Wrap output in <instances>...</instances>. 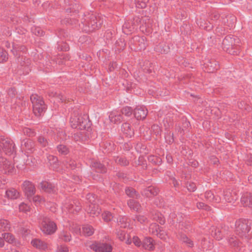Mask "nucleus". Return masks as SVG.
<instances>
[{
	"mask_svg": "<svg viewBox=\"0 0 252 252\" xmlns=\"http://www.w3.org/2000/svg\"><path fill=\"white\" fill-rule=\"evenodd\" d=\"M132 242L134 243V244L138 247H139L141 246H142V243L141 242L139 238L137 236H134L132 238Z\"/></svg>",
	"mask_w": 252,
	"mask_h": 252,
	"instance_id": "5fc2aeb1",
	"label": "nucleus"
},
{
	"mask_svg": "<svg viewBox=\"0 0 252 252\" xmlns=\"http://www.w3.org/2000/svg\"><path fill=\"white\" fill-rule=\"evenodd\" d=\"M158 189L154 186H150L143 191V193L148 197H151L158 194Z\"/></svg>",
	"mask_w": 252,
	"mask_h": 252,
	"instance_id": "6ab92c4d",
	"label": "nucleus"
},
{
	"mask_svg": "<svg viewBox=\"0 0 252 252\" xmlns=\"http://www.w3.org/2000/svg\"><path fill=\"white\" fill-rule=\"evenodd\" d=\"M68 165L69 168L73 169L76 166V163L74 161L70 160Z\"/></svg>",
	"mask_w": 252,
	"mask_h": 252,
	"instance_id": "338daca9",
	"label": "nucleus"
},
{
	"mask_svg": "<svg viewBox=\"0 0 252 252\" xmlns=\"http://www.w3.org/2000/svg\"><path fill=\"white\" fill-rule=\"evenodd\" d=\"M228 242L230 246L233 248L239 247V242L235 237H231L228 239Z\"/></svg>",
	"mask_w": 252,
	"mask_h": 252,
	"instance_id": "72a5a7b5",
	"label": "nucleus"
},
{
	"mask_svg": "<svg viewBox=\"0 0 252 252\" xmlns=\"http://www.w3.org/2000/svg\"><path fill=\"white\" fill-rule=\"evenodd\" d=\"M115 162L121 165H127L128 164V161L124 158H117L115 159Z\"/></svg>",
	"mask_w": 252,
	"mask_h": 252,
	"instance_id": "c03bdc74",
	"label": "nucleus"
},
{
	"mask_svg": "<svg viewBox=\"0 0 252 252\" xmlns=\"http://www.w3.org/2000/svg\"><path fill=\"white\" fill-rule=\"evenodd\" d=\"M87 199L89 201L91 204H94L95 202V195L93 194H88L87 195Z\"/></svg>",
	"mask_w": 252,
	"mask_h": 252,
	"instance_id": "13d9d810",
	"label": "nucleus"
},
{
	"mask_svg": "<svg viewBox=\"0 0 252 252\" xmlns=\"http://www.w3.org/2000/svg\"><path fill=\"white\" fill-rule=\"evenodd\" d=\"M242 203L246 207L252 208V195L250 193H246L241 198Z\"/></svg>",
	"mask_w": 252,
	"mask_h": 252,
	"instance_id": "a211bd4d",
	"label": "nucleus"
},
{
	"mask_svg": "<svg viewBox=\"0 0 252 252\" xmlns=\"http://www.w3.org/2000/svg\"><path fill=\"white\" fill-rule=\"evenodd\" d=\"M220 17V16L217 13H214L211 16V20L213 21L217 20Z\"/></svg>",
	"mask_w": 252,
	"mask_h": 252,
	"instance_id": "0e129e2a",
	"label": "nucleus"
},
{
	"mask_svg": "<svg viewBox=\"0 0 252 252\" xmlns=\"http://www.w3.org/2000/svg\"><path fill=\"white\" fill-rule=\"evenodd\" d=\"M41 188L48 193H54L55 192V187L51 183L47 182H42L40 184Z\"/></svg>",
	"mask_w": 252,
	"mask_h": 252,
	"instance_id": "412c9836",
	"label": "nucleus"
},
{
	"mask_svg": "<svg viewBox=\"0 0 252 252\" xmlns=\"http://www.w3.org/2000/svg\"><path fill=\"white\" fill-rule=\"evenodd\" d=\"M56 252H68V248L65 245L58 246Z\"/></svg>",
	"mask_w": 252,
	"mask_h": 252,
	"instance_id": "8fccbe9b",
	"label": "nucleus"
},
{
	"mask_svg": "<svg viewBox=\"0 0 252 252\" xmlns=\"http://www.w3.org/2000/svg\"><path fill=\"white\" fill-rule=\"evenodd\" d=\"M92 166L95 168L96 171L100 173H105L106 172V169L105 166L99 162H94L92 164Z\"/></svg>",
	"mask_w": 252,
	"mask_h": 252,
	"instance_id": "c756f323",
	"label": "nucleus"
},
{
	"mask_svg": "<svg viewBox=\"0 0 252 252\" xmlns=\"http://www.w3.org/2000/svg\"><path fill=\"white\" fill-rule=\"evenodd\" d=\"M121 113L126 116H130L132 113V110L130 107L126 106L121 110Z\"/></svg>",
	"mask_w": 252,
	"mask_h": 252,
	"instance_id": "a19ab883",
	"label": "nucleus"
},
{
	"mask_svg": "<svg viewBox=\"0 0 252 252\" xmlns=\"http://www.w3.org/2000/svg\"><path fill=\"white\" fill-rule=\"evenodd\" d=\"M6 196L10 199H15L20 196V194L15 189H10L6 191Z\"/></svg>",
	"mask_w": 252,
	"mask_h": 252,
	"instance_id": "5701e85b",
	"label": "nucleus"
},
{
	"mask_svg": "<svg viewBox=\"0 0 252 252\" xmlns=\"http://www.w3.org/2000/svg\"><path fill=\"white\" fill-rule=\"evenodd\" d=\"M1 236L5 241L9 243L12 244L15 242V239L13 235L9 233H4Z\"/></svg>",
	"mask_w": 252,
	"mask_h": 252,
	"instance_id": "2f4dec72",
	"label": "nucleus"
},
{
	"mask_svg": "<svg viewBox=\"0 0 252 252\" xmlns=\"http://www.w3.org/2000/svg\"><path fill=\"white\" fill-rule=\"evenodd\" d=\"M153 219L157 222H159L161 224H163L164 223L165 220L163 217V215L159 212H155L153 215Z\"/></svg>",
	"mask_w": 252,
	"mask_h": 252,
	"instance_id": "7c9ffc66",
	"label": "nucleus"
},
{
	"mask_svg": "<svg viewBox=\"0 0 252 252\" xmlns=\"http://www.w3.org/2000/svg\"><path fill=\"white\" fill-rule=\"evenodd\" d=\"M181 239L182 242L188 245L189 247H192L193 246V242L186 235L182 236Z\"/></svg>",
	"mask_w": 252,
	"mask_h": 252,
	"instance_id": "a18cd8bd",
	"label": "nucleus"
},
{
	"mask_svg": "<svg viewBox=\"0 0 252 252\" xmlns=\"http://www.w3.org/2000/svg\"><path fill=\"white\" fill-rule=\"evenodd\" d=\"M60 238L65 242H68L71 241V236L69 232L63 230L61 232Z\"/></svg>",
	"mask_w": 252,
	"mask_h": 252,
	"instance_id": "cd10ccee",
	"label": "nucleus"
},
{
	"mask_svg": "<svg viewBox=\"0 0 252 252\" xmlns=\"http://www.w3.org/2000/svg\"><path fill=\"white\" fill-rule=\"evenodd\" d=\"M166 158L168 163H170L172 162L173 159L172 156L170 155H167Z\"/></svg>",
	"mask_w": 252,
	"mask_h": 252,
	"instance_id": "774afa93",
	"label": "nucleus"
},
{
	"mask_svg": "<svg viewBox=\"0 0 252 252\" xmlns=\"http://www.w3.org/2000/svg\"><path fill=\"white\" fill-rule=\"evenodd\" d=\"M32 32L38 36H41L43 34V31L39 28H35L32 29Z\"/></svg>",
	"mask_w": 252,
	"mask_h": 252,
	"instance_id": "052dcab7",
	"label": "nucleus"
},
{
	"mask_svg": "<svg viewBox=\"0 0 252 252\" xmlns=\"http://www.w3.org/2000/svg\"><path fill=\"white\" fill-rule=\"evenodd\" d=\"M90 248L95 252H111L112 246L106 243L94 242L90 246Z\"/></svg>",
	"mask_w": 252,
	"mask_h": 252,
	"instance_id": "1a4fd4ad",
	"label": "nucleus"
},
{
	"mask_svg": "<svg viewBox=\"0 0 252 252\" xmlns=\"http://www.w3.org/2000/svg\"><path fill=\"white\" fill-rule=\"evenodd\" d=\"M197 207L199 209H204L205 210H210V207L208 206L207 205H205L203 202H198L197 203Z\"/></svg>",
	"mask_w": 252,
	"mask_h": 252,
	"instance_id": "6e6d98bb",
	"label": "nucleus"
},
{
	"mask_svg": "<svg viewBox=\"0 0 252 252\" xmlns=\"http://www.w3.org/2000/svg\"><path fill=\"white\" fill-rule=\"evenodd\" d=\"M100 24L101 23L100 22V20H98L96 17L93 16L90 21L88 22V25L85 28L84 30L86 32H93L94 31L98 29L99 28Z\"/></svg>",
	"mask_w": 252,
	"mask_h": 252,
	"instance_id": "9d476101",
	"label": "nucleus"
},
{
	"mask_svg": "<svg viewBox=\"0 0 252 252\" xmlns=\"http://www.w3.org/2000/svg\"><path fill=\"white\" fill-rule=\"evenodd\" d=\"M137 220L141 224L147 223L148 221L147 218L144 215L139 214L136 216Z\"/></svg>",
	"mask_w": 252,
	"mask_h": 252,
	"instance_id": "4c0bfd02",
	"label": "nucleus"
},
{
	"mask_svg": "<svg viewBox=\"0 0 252 252\" xmlns=\"http://www.w3.org/2000/svg\"><path fill=\"white\" fill-rule=\"evenodd\" d=\"M8 59L7 52L2 48H0V63L5 62Z\"/></svg>",
	"mask_w": 252,
	"mask_h": 252,
	"instance_id": "c9c22d12",
	"label": "nucleus"
},
{
	"mask_svg": "<svg viewBox=\"0 0 252 252\" xmlns=\"http://www.w3.org/2000/svg\"><path fill=\"white\" fill-rule=\"evenodd\" d=\"M117 236L119 239L123 241L126 238V234L124 231H119L117 232Z\"/></svg>",
	"mask_w": 252,
	"mask_h": 252,
	"instance_id": "4d7b16f0",
	"label": "nucleus"
},
{
	"mask_svg": "<svg viewBox=\"0 0 252 252\" xmlns=\"http://www.w3.org/2000/svg\"><path fill=\"white\" fill-rule=\"evenodd\" d=\"M102 218L105 221L108 222L113 218L111 213L108 211L104 212L102 215Z\"/></svg>",
	"mask_w": 252,
	"mask_h": 252,
	"instance_id": "79ce46f5",
	"label": "nucleus"
},
{
	"mask_svg": "<svg viewBox=\"0 0 252 252\" xmlns=\"http://www.w3.org/2000/svg\"><path fill=\"white\" fill-rule=\"evenodd\" d=\"M127 204L130 209L136 211L140 210L141 207L140 204L138 202L133 199H130L128 201Z\"/></svg>",
	"mask_w": 252,
	"mask_h": 252,
	"instance_id": "a878e982",
	"label": "nucleus"
},
{
	"mask_svg": "<svg viewBox=\"0 0 252 252\" xmlns=\"http://www.w3.org/2000/svg\"><path fill=\"white\" fill-rule=\"evenodd\" d=\"M48 159L53 169L58 171L59 168V164L57 158L53 156L50 155L48 157Z\"/></svg>",
	"mask_w": 252,
	"mask_h": 252,
	"instance_id": "393cba45",
	"label": "nucleus"
},
{
	"mask_svg": "<svg viewBox=\"0 0 252 252\" xmlns=\"http://www.w3.org/2000/svg\"><path fill=\"white\" fill-rule=\"evenodd\" d=\"M223 197L227 203L234 206L236 205V201L237 197L235 192L230 189H226L223 192Z\"/></svg>",
	"mask_w": 252,
	"mask_h": 252,
	"instance_id": "f8f14e48",
	"label": "nucleus"
},
{
	"mask_svg": "<svg viewBox=\"0 0 252 252\" xmlns=\"http://www.w3.org/2000/svg\"><path fill=\"white\" fill-rule=\"evenodd\" d=\"M11 51L14 56L20 55L19 45L14 43H12V49Z\"/></svg>",
	"mask_w": 252,
	"mask_h": 252,
	"instance_id": "ea45409f",
	"label": "nucleus"
},
{
	"mask_svg": "<svg viewBox=\"0 0 252 252\" xmlns=\"http://www.w3.org/2000/svg\"><path fill=\"white\" fill-rule=\"evenodd\" d=\"M94 233V229L92 226L89 225L83 226L82 230L80 228L78 229V233L84 236H91Z\"/></svg>",
	"mask_w": 252,
	"mask_h": 252,
	"instance_id": "dca6fc26",
	"label": "nucleus"
},
{
	"mask_svg": "<svg viewBox=\"0 0 252 252\" xmlns=\"http://www.w3.org/2000/svg\"><path fill=\"white\" fill-rule=\"evenodd\" d=\"M88 211L90 214V216L94 217L99 214L100 212V209L98 207L97 205L92 204L89 205Z\"/></svg>",
	"mask_w": 252,
	"mask_h": 252,
	"instance_id": "4be33fe9",
	"label": "nucleus"
},
{
	"mask_svg": "<svg viewBox=\"0 0 252 252\" xmlns=\"http://www.w3.org/2000/svg\"><path fill=\"white\" fill-rule=\"evenodd\" d=\"M109 119L111 122L117 123L121 122L122 116L117 111H113L109 115Z\"/></svg>",
	"mask_w": 252,
	"mask_h": 252,
	"instance_id": "b1692460",
	"label": "nucleus"
},
{
	"mask_svg": "<svg viewBox=\"0 0 252 252\" xmlns=\"http://www.w3.org/2000/svg\"><path fill=\"white\" fill-rule=\"evenodd\" d=\"M57 148L59 152L63 155H66L69 152L68 148L64 145H60L58 146Z\"/></svg>",
	"mask_w": 252,
	"mask_h": 252,
	"instance_id": "37998d69",
	"label": "nucleus"
},
{
	"mask_svg": "<svg viewBox=\"0 0 252 252\" xmlns=\"http://www.w3.org/2000/svg\"><path fill=\"white\" fill-rule=\"evenodd\" d=\"M19 209L20 212L25 213H27L31 210L30 207L24 203H22L19 205Z\"/></svg>",
	"mask_w": 252,
	"mask_h": 252,
	"instance_id": "e433bc0d",
	"label": "nucleus"
},
{
	"mask_svg": "<svg viewBox=\"0 0 252 252\" xmlns=\"http://www.w3.org/2000/svg\"><path fill=\"white\" fill-rule=\"evenodd\" d=\"M149 0H134L136 6L139 8H144L147 6Z\"/></svg>",
	"mask_w": 252,
	"mask_h": 252,
	"instance_id": "473e14b6",
	"label": "nucleus"
},
{
	"mask_svg": "<svg viewBox=\"0 0 252 252\" xmlns=\"http://www.w3.org/2000/svg\"><path fill=\"white\" fill-rule=\"evenodd\" d=\"M31 244L33 247L40 250L45 251L49 248L48 244L47 243L39 239L32 240Z\"/></svg>",
	"mask_w": 252,
	"mask_h": 252,
	"instance_id": "4468645a",
	"label": "nucleus"
},
{
	"mask_svg": "<svg viewBox=\"0 0 252 252\" xmlns=\"http://www.w3.org/2000/svg\"><path fill=\"white\" fill-rule=\"evenodd\" d=\"M159 226L156 223H152L149 227L150 231L153 234H155L158 231Z\"/></svg>",
	"mask_w": 252,
	"mask_h": 252,
	"instance_id": "49530a36",
	"label": "nucleus"
},
{
	"mask_svg": "<svg viewBox=\"0 0 252 252\" xmlns=\"http://www.w3.org/2000/svg\"><path fill=\"white\" fill-rule=\"evenodd\" d=\"M155 235L163 240H166L167 237L166 232L160 228H159L158 231Z\"/></svg>",
	"mask_w": 252,
	"mask_h": 252,
	"instance_id": "f704fd0d",
	"label": "nucleus"
},
{
	"mask_svg": "<svg viewBox=\"0 0 252 252\" xmlns=\"http://www.w3.org/2000/svg\"><path fill=\"white\" fill-rule=\"evenodd\" d=\"M0 146L6 154L10 155L15 152V144L9 138H1L0 139Z\"/></svg>",
	"mask_w": 252,
	"mask_h": 252,
	"instance_id": "39448f33",
	"label": "nucleus"
},
{
	"mask_svg": "<svg viewBox=\"0 0 252 252\" xmlns=\"http://www.w3.org/2000/svg\"><path fill=\"white\" fill-rule=\"evenodd\" d=\"M24 133L29 136H33L35 135L34 131L29 128L26 127L23 129Z\"/></svg>",
	"mask_w": 252,
	"mask_h": 252,
	"instance_id": "603ef678",
	"label": "nucleus"
},
{
	"mask_svg": "<svg viewBox=\"0 0 252 252\" xmlns=\"http://www.w3.org/2000/svg\"><path fill=\"white\" fill-rule=\"evenodd\" d=\"M32 201L36 204H40L44 202V199L39 195H35L32 198Z\"/></svg>",
	"mask_w": 252,
	"mask_h": 252,
	"instance_id": "09e8293b",
	"label": "nucleus"
},
{
	"mask_svg": "<svg viewBox=\"0 0 252 252\" xmlns=\"http://www.w3.org/2000/svg\"><path fill=\"white\" fill-rule=\"evenodd\" d=\"M122 131L125 136L131 138L134 135V130L129 123H125L122 126Z\"/></svg>",
	"mask_w": 252,
	"mask_h": 252,
	"instance_id": "2eb2a0df",
	"label": "nucleus"
},
{
	"mask_svg": "<svg viewBox=\"0 0 252 252\" xmlns=\"http://www.w3.org/2000/svg\"><path fill=\"white\" fill-rule=\"evenodd\" d=\"M38 141L39 143L43 147H45L48 145L47 140L42 136H39L38 138Z\"/></svg>",
	"mask_w": 252,
	"mask_h": 252,
	"instance_id": "864d4df0",
	"label": "nucleus"
},
{
	"mask_svg": "<svg viewBox=\"0 0 252 252\" xmlns=\"http://www.w3.org/2000/svg\"><path fill=\"white\" fill-rule=\"evenodd\" d=\"M0 169L5 174L12 173L15 171L13 162L4 158L0 159Z\"/></svg>",
	"mask_w": 252,
	"mask_h": 252,
	"instance_id": "6e6552de",
	"label": "nucleus"
},
{
	"mask_svg": "<svg viewBox=\"0 0 252 252\" xmlns=\"http://www.w3.org/2000/svg\"><path fill=\"white\" fill-rule=\"evenodd\" d=\"M71 126L74 128H78L80 129L86 128V123L87 120L79 114H74L70 120Z\"/></svg>",
	"mask_w": 252,
	"mask_h": 252,
	"instance_id": "0eeeda50",
	"label": "nucleus"
},
{
	"mask_svg": "<svg viewBox=\"0 0 252 252\" xmlns=\"http://www.w3.org/2000/svg\"><path fill=\"white\" fill-rule=\"evenodd\" d=\"M23 189L27 197H32L35 192L34 186L30 181H26L23 184Z\"/></svg>",
	"mask_w": 252,
	"mask_h": 252,
	"instance_id": "9b49d317",
	"label": "nucleus"
},
{
	"mask_svg": "<svg viewBox=\"0 0 252 252\" xmlns=\"http://www.w3.org/2000/svg\"><path fill=\"white\" fill-rule=\"evenodd\" d=\"M80 203L77 200H66L63 203L62 210L63 212L74 213L81 209Z\"/></svg>",
	"mask_w": 252,
	"mask_h": 252,
	"instance_id": "20e7f679",
	"label": "nucleus"
},
{
	"mask_svg": "<svg viewBox=\"0 0 252 252\" xmlns=\"http://www.w3.org/2000/svg\"><path fill=\"white\" fill-rule=\"evenodd\" d=\"M234 20H235L234 18L231 16L226 17V19H224L223 20L222 22L224 23V25L226 26L225 29H230V28H232L234 26Z\"/></svg>",
	"mask_w": 252,
	"mask_h": 252,
	"instance_id": "bb28decb",
	"label": "nucleus"
},
{
	"mask_svg": "<svg viewBox=\"0 0 252 252\" xmlns=\"http://www.w3.org/2000/svg\"><path fill=\"white\" fill-rule=\"evenodd\" d=\"M133 113L137 120H144L147 115L148 110L145 107H137L134 109Z\"/></svg>",
	"mask_w": 252,
	"mask_h": 252,
	"instance_id": "ddd939ff",
	"label": "nucleus"
},
{
	"mask_svg": "<svg viewBox=\"0 0 252 252\" xmlns=\"http://www.w3.org/2000/svg\"><path fill=\"white\" fill-rule=\"evenodd\" d=\"M205 196L206 198L208 199H211V198H212L214 199L216 202H219L220 201V197H215L214 196V194L210 191L207 192L205 194Z\"/></svg>",
	"mask_w": 252,
	"mask_h": 252,
	"instance_id": "3c124183",
	"label": "nucleus"
},
{
	"mask_svg": "<svg viewBox=\"0 0 252 252\" xmlns=\"http://www.w3.org/2000/svg\"><path fill=\"white\" fill-rule=\"evenodd\" d=\"M235 231L246 242L252 240V221L246 219L237 220L235 223Z\"/></svg>",
	"mask_w": 252,
	"mask_h": 252,
	"instance_id": "f257e3e1",
	"label": "nucleus"
},
{
	"mask_svg": "<svg viewBox=\"0 0 252 252\" xmlns=\"http://www.w3.org/2000/svg\"><path fill=\"white\" fill-rule=\"evenodd\" d=\"M171 181H172V184H173L175 188L178 187L179 186V184L178 183L177 181L174 178H171Z\"/></svg>",
	"mask_w": 252,
	"mask_h": 252,
	"instance_id": "69168bd1",
	"label": "nucleus"
},
{
	"mask_svg": "<svg viewBox=\"0 0 252 252\" xmlns=\"http://www.w3.org/2000/svg\"><path fill=\"white\" fill-rule=\"evenodd\" d=\"M33 112L36 116H41L45 111V105L42 98L37 95L32 94L31 96Z\"/></svg>",
	"mask_w": 252,
	"mask_h": 252,
	"instance_id": "f03ea898",
	"label": "nucleus"
},
{
	"mask_svg": "<svg viewBox=\"0 0 252 252\" xmlns=\"http://www.w3.org/2000/svg\"><path fill=\"white\" fill-rule=\"evenodd\" d=\"M10 228V225L8 220L0 219V231H8Z\"/></svg>",
	"mask_w": 252,
	"mask_h": 252,
	"instance_id": "c85d7f7f",
	"label": "nucleus"
},
{
	"mask_svg": "<svg viewBox=\"0 0 252 252\" xmlns=\"http://www.w3.org/2000/svg\"><path fill=\"white\" fill-rule=\"evenodd\" d=\"M119 225L121 227L126 228L129 225V222L127 221V219L125 217H122L120 219Z\"/></svg>",
	"mask_w": 252,
	"mask_h": 252,
	"instance_id": "58836bf2",
	"label": "nucleus"
},
{
	"mask_svg": "<svg viewBox=\"0 0 252 252\" xmlns=\"http://www.w3.org/2000/svg\"><path fill=\"white\" fill-rule=\"evenodd\" d=\"M142 246L145 250L153 251L155 248L154 240L150 237H146L143 241Z\"/></svg>",
	"mask_w": 252,
	"mask_h": 252,
	"instance_id": "f3484780",
	"label": "nucleus"
},
{
	"mask_svg": "<svg viewBox=\"0 0 252 252\" xmlns=\"http://www.w3.org/2000/svg\"><path fill=\"white\" fill-rule=\"evenodd\" d=\"M41 229L44 233L51 235L54 233L57 227L56 224L47 217H44L41 223Z\"/></svg>",
	"mask_w": 252,
	"mask_h": 252,
	"instance_id": "7ed1b4c3",
	"label": "nucleus"
},
{
	"mask_svg": "<svg viewBox=\"0 0 252 252\" xmlns=\"http://www.w3.org/2000/svg\"><path fill=\"white\" fill-rule=\"evenodd\" d=\"M17 94L16 91L14 88H10L8 91V95L11 97H13L16 95Z\"/></svg>",
	"mask_w": 252,
	"mask_h": 252,
	"instance_id": "e2e57ef3",
	"label": "nucleus"
},
{
	"mask_svg": "<svg viewBox=\"0 0 252 252\" xmlns=\"http://www.w3.org/2000/svg\"><path fill=\"white\" fill-rule=\"evenodd\" d=\"M222 48L224 51L230 54H237L234 50L235 38L231 36H227L222 41Z\"/></svg>",
	"mask_w": 252,
	"mask_h": 252,
	"instance_id": "423d86ee",
	"label": "nucleus"
},
{
	"mask_svg": "<svg viewBox=\"0 0 252 252\" xmlns=\"http://www.w3.org/2000/svg\"><path fill=\"white\" fill-rule=\"evenodd\" d=\"M126 193L129 197H134L137 196L135 190L132 188H128L126 189Z\"/></svg>",
	"mask_w": 252,
	"mask_h": 252,
	"instance_id": "de8ad7c7",
	"label": "nucleus"
},
{
	"mask_svg": "<svg viewBox=\"0 0 252 252\" xmlns=\"http://www.w3.org/2000/svg\"><path fill=\"white\" fill-rule=\"evenodd\" d=\"M165 138L166 142L169 143H172L174 141L173 138V134H171L170 133L166 134L165 136Z\"/></svg>",
	"mask_w": 252,
	"mask_h": 252,
	"instance_id": "680f3d73",
	"label": "nucleus"
},
{
	"mask_svg": "<svg viewBox=\"0 0 252 252\" xmlns=\"http://www.w3.org/2000/svg\"><path fill=\"white\" fill-rule=\"evenodd\" d=\"M23 142L24 143L22 145V149L27 151V153L32 152L34 147V143L29 139L24 140Z\"/></svg>",
	"mask_w": 252,
	"mask_h": 252,
	"instance_id": "aec40b11",
	"label": "nucleus"
},
{
	"mask_svg": "<svg viewBox=\"0 0 252 252\" xmlns=\"http://www.w3.org/2000/svg\"><path fill=\"white\" fill-rule=\"evenodd\" d=\"M196 188V185L194 183H189L187 186V189L189 191H194Z\"/></svg>",
	"mask_w": 252,
	"mask_h": 252,
	"instance_id": "bf43d9fd",
	"label": "nucleus"
}]
</instances>
